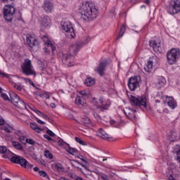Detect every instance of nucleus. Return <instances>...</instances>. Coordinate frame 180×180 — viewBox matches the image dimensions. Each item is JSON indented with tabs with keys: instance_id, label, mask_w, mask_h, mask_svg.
<instances>
[{
	"instance_id": "a878e982",
	"label": "nucleus",
	"mask_w": 180,
	"mask_h": 180,
	"mask_svg": "<svg viewBox=\"0 0 180 180\" xmlns=\"http://www.w3.org/2000/svg\"><path fill=\"white\" fill-rule=\"evenodd\" d=\"M176 132L174 131L173 130H170L168 133H167V139L168 140H169V141H175V140H176Z\"/></svg>"
},
{
	"instance_id": "a18cd8bd",
	"label": "nucleus",
	"mask_w": 180,
	"mask_h": 180,
	"mask_svg": "<svg viewBox=\"0 0 180 180\" xmlns=\"http://www.w3.org/2000/svg\"><path fill=\"white\" fill-rule=\"evenodd\" d=\"M1 98H3L4 101H9V97L6 95V94H1Z\"/></svg>"
},
{
	"instance_id": "412c9836",
	"label": "nucleus",
	"mask_w": 180,
	"mask_h": 180,
	"mask_svg": "<svg viewBox=\"0 0 180 180\" xmlns=\"http://www.w3.org/2000/svg\"><path fill=\"white\" fill-rule=\"evenodd\" d=\"M0 154H4L3 158H11L12 157V152L6 146H0Z\"/></svg>"
},
{
	"instance_id": "bf43d9fd",
	"label": "nucleus",
	"mask_w": 180,
	"mask_h": 180,
	"mask_svg": "<svg viewBox=\"0 0 180 180\" xmlns=\"http://www.w3.org/2000/svg\"><path fill=\"white\" fill-rule=\"evenodd\" d=\"M5 124V121L2 119H0V126H4Z\"/></svg>"
},
{
	"instance_id": "13d9d810",
	"label": "nucleus",
	"mask_w": 180,
	"mask_h": 180,
	"mask_svg": "<svg viewBox=\"0 0 180 180\" xmlns=\"http://www.w3.org/2000/svg\"><path fill=\"white\" fill-rule=\"evenodd\" d=\"M34 172L39 173V172H40V169L37 167H34Z\"/></svg>"
},
{
	"instance_id": "79ce46f5",
	"label": "nucleus",
	"mask_w": 180,
	"mask_h": 180,
	"mask_svg": "<svg viewBox=\"0 0 180 180\" xmlns=\"http://www.w3.org/2000/svg\"><path fill=\"white\" fill-rule=\"evenodd\" d=\"M46 133H47L48 136H50V137H54V136H56V134H54V132H53L50 129L46 130Z\"/></svg>"
},
{
	"instance_id": "338daca9",
	"label": "nucleus",
	"mask_w": 180,
	"mask_h": 180,
	"mask_svg": "<svg viewBox=\"0 0 180 180\" xmlns=\"http://www.w3.org/2000/svg\"><path fill=\"white\" fill-rule=\"evenodd\" d=\"M111 124H115V120H110Z\"/></svg>"
},
{
	"instance_id": "f03ea898",
	"label": "nucleus",
	"mask_w": 180,
	"mask_h": 180,
	"mask_svg": "<svg viewBox=\"0 0 180 180\" xmlns=\"http://www.w3.org/2000/svg\"><path fill=\"white\" fill-rule=\"evenodd\" d=\"M180 57V50L178 48H172L167 53V60L168 64L172 65L176 64L178 59Z\"/></svg>"
},
{
	"instance_id": "e433bc0d",
	"label": "nucleus",
	"mask_w": 180,
	"mask_h": 180,
	"mask_svg": "<svg viewBox=\"0 0 180 180\" xmlns=\"http://www.w3.org/2000/svg\"><path fill=\"white\" fill-rule=\"evenodd\" d=\"M75 141H77V143H79V144H80L81 146H86V143L78 137H75Z\"/></svg>"
},
{
	"instance_id": "680f3d73",
	"label": "nucleus",
	"mask_w": 180,
	"mask_h": 180,
	"mask_svg": "<svg viewBox=\"0 0 180 180\" xmlns=\"http://www.w3.org/2000/svg\"><path fill=\"white\" fill-rule=\"evenodd\" d=\"M18 20H21V22H23V18H22V13H20V18H18Z\"/></svg>"
},
{
	"instance_id": "ddd939ff",
	"label": "nucleus",
	"mask_w": 180,
	"mask_h": 180,
	"mask_svg": "<svg viewBox=\"0 0 180 180\" xmlns=\"http://www.w3.org/2000/svg\"><path fill=\"white\" fill-rule=\"evenodd\" d=\"M26 40L27 46H29V47L31 49L36 47V46H39V39L34 34H30L27 35Z\"/></svg>"
},
{
	"instance_id": "9d476101",
	"label": "nucleus",
	"mask_w": 180,
	"mask_h": 180,
	"mask_svg": "<svg viewBox=\"0 0 180 180\" xmlns=\"http://www.w3.org/2000/svg\"><path fill=\"white\" fill-rule=\"evenodd\" d=\"M111 63L112 60H110V59H104L100 62L96 71L101 77H103L105 75V71L106 70V68L109 67Z\"/></svg>"
},
{
	"instance_id": "4d7b16f0",
	"label": "nucleus",
	"mask_w": 180,
	"mask_h": 180,
	"mask_svg": "<svg viewBox=\"0 0 180 180\" xmlns=\"http://www.w3.org/2000/svg\"><path fill=\"white\" fill-rule=\"evenodd\" d=\"M37 123H39V124H45V122L39 118L37 119Z\"/></svg>"
},
{
	"instance_id": "a211bd4d",
	"label": "nucleus",
	"mask_w": 180,
	"mask_h": 180,
	"mask_svg": "<svg viewBox=\"0 0 180 180\" xmlns=\"http://www.w3.org/2000/svg\"><path fill=\"white\" fill-rule=\"evenodd\" d=\"M99 103H101V105L98 106V109H100L101 112H105V110H108L109 108H110V100H103V97H100L98 100Z\"/></svg>"
},
{
	"instance_id": "c85d7f7f",
	"label": "nucleus",
	"mask_w": 180,
	"mask_h": 180,
	"mask_svg": "<svg viewBox=\"0 0 180 180\" xmlns=\"http://www.w3.org/2000/svg\"><path fill=\"white\" fill-rule=\"evenodd\" d=\"M96 82V79L94 78H92L91 77H86V79L84 81L85 85L86 86H92V85H94Z\"/></svg>"
},
{
	"instance_id": "3c124183",
	"label": "nucleus",
	"mask_w": 180,
	"mask_h": 180,
	"mask_svg": "<svg viewBox=\"0 0 180 180\" xmlns=\"http://www.w3.org/2000/svg\"><path fill=\"white\" fill-rule=\"evenodd\" d=\"M177 161L180 164V147L179 148V150L177 151Z\"/></svg>"
},
{
	"instance_id": "ea45409f",
	"label": "nucleus",
	"mask_w": 180,
	"mask_h": 180,
	"mask_svg": "<svg viewBox=\"0 0 180 180\" xmlns=\"http://www.w3.org/2000/svg\"><path fill=\"white\" fill-rule=\"evenodd\" d=\"M56 169L58 171H63V165L60 164V163H57L56 165Z\"/></svg>"
},
{
	"instance_id": "0eeeda50",
	"label": "nucleus",
	"mask_w": 180,
	"mask_h": 180,
	"mask_svg": "<svg viewBox=\"0 0 180 180\" xmlns=\"http://www.w3.org/2000/svg\"><path fill=\"white\" fill-rule=\"evenodd\" d=\"M10 101L13 105H15L18 109H27V105L23 100L15 92L10 93Z\"/></svg>"
},
{
	"instance_id": "052dcab7",
	"label": "nucleus",
	"mask_w": 180,
	"mask_h": 180,
	"mask_svg": "<svg viewBox=\"0 0 180 180\" xmlns=\"http://www.w3.org/2000/svg\"><path fill=\"white\" fill-rule=\"evenodd\" d=\"M50 106H51V108H52L53 109H54V108H56V103H51V104H50Z\"/></svg>"
},
{
	"instance_id": "49530a36",
	"label": "nucleus",
	"mask_w": 180,
	"mask_h": 180,
	"mask_svg": "<svg viewBox=\"0 0 180 180\" xmlns=\"http://www.w3.org/2000/svg\"><path fill=\"white\" fill-rule=\"evenodd\" d=\"M58 146H60V147H64L65 142H64V141H63V140H59L58 141Z\"/></svg>"
},
{
	"instance_id": "774afa93",
	"label": "nucleus",
	"mask_w": 180,
	"mask_h": 180,
	"mask_svg": "<svg viewBox=\"0 0 180 180\" xmlns=\"http://www.w3.org/2000/svg\"><path fill=\"white\" fill-rule=\"evenodd\" d=\"M155 103H160V101H159V100H156V101H155Z\"/></svg>"
},
{
	"instance_id": "f704fd0d",
	"label": "nucleus",
	"mask_w": 180,
	"mask_h": 180,
	"mask_svg": "<svg viewBox=\"0 0 180 180\" xmlns=\"http://www.w3.org/2000/svg\"><path fill=\"white\" fill-rule=\"evenodd\" d=\"M44 155L46 158H49V160H53V154H51L50 150H45Z\"/></svg>"
},
{
	"instance_id": "39448f33",
	"label": "nucleus",
	"mask_w": 180,
	"mask_h": 180,
	"mask_svg": "<svg viewBox=\"0 0 180 180\" xmlns=\"http://www.w3.org/2000/svg\"><path fill=\"white\" fill-rule=\"evenodd\" d=\"M15 12H16V8L13 6L11 4L5 5L3 9V15L5 20L8 22H12Z\"/></svg>"
},
{
	"instance_id": "864d4df0",
	"label": "nucleus",
	"mask_w": 180,
	"mask_h": 180,
	"mask_svg": "<svg viewBox=\"0 0 180 180\" xmlns=\"http://www.w3.org/2000/svg\"><path fill=\"white\" fill-rule=\"evenodd\" d=\"M26 139V138L24 136H22L19 137V141H20V143H23V141H25V140Z\"/></svg>"
},
{
	"instance_id": "c756f323",
	"label": "nucleus",
	"mask_w": 180,
	"mask_h": 180,
	"mask_svg": "<svg viewBox=\"0 0 180 180\" xmlns=\"http://www.w3.org/2000/svg\"><path fill=\"white\" fill-rule=\"evenodd\" d=\"M1 130H4L6 133H12L13 131V127L9 124H5L1 128Z\"/></svg>"
},
{
	"instance_id": "f3484780",
	"label": "nucleus",
	"mask_w": 180,
	"mask_h": 180,
	"mask_svg": "<svg viewBox=\"0 0 180 180\" xmlns=\"http://www.w3.org/2000/svg\"><path fill=\"white\" fill-rule=\"evenodd\" d=\"M156 64H158V58H157V56H152L149 58L146 67L144 68L145 71H146V72H151L153 67Z\"/></svg>"
},
{
	"instance_id": "4468645a",
	"label": "nucleus",
	"mask_w": 180,
	"mask_h": 180,
	"mask_svg": "<svg viewBox=\"0 0 180 180\" xmlns=\"http://www.w3.org/2000/svg\"><path fill=\"white\" fill-rule=\"evenodd\" d=\"M149 46L155 51V53H162V48L161 47V41L160 39L149 41Z\"/></svg>"
},
{
	"instance_id": "423d86ee",
	"label": "nucleus",
	"mask_w": 180,
	"mask_h": 180,
	"mask_svg": "<svg viewBox=\"0 0 180 180\" xmlns=\"http://www.w3.org/2000/svg\"><path fill=\"white\" fill-rule=\"evenodd\" d=\"M11 162L14 164H19L22 168H25V169H32L33 168V165L29 163L26 159L23 158L22 156L15 155L12 156L11 158Z\"/></svg>"
},
{
	"instance_id": "58836bf2",
	"label": "nucleus",
	"mask_w": 180,
	"mask_h": 180,
	"mask_svg": "<svg viewBox=\"0 0 180 180\" xmlns=\"http://www.w3.org/2000/svg\"><path fill=\"white\" fill-rule=\"evenodd\" d=\"M33 110L35 113H37V115H38V116H40L41 117H42L43 115H44V113L41 112L40 110H37V108H34Z\"/></svg>"
},
{
	"instance_id": "e2e57ef3",
	"label": "nucleus",
	"mask_w": 180,
	"mask_h": 180,
	"mask_svg": "<svg viewBox=\"0 0 180 180\" xmlns=\"http://www.w3.org/2000/svg\"><path fill=\"white\" fill-rule=\"evenodd\" d=\"M29 84H30V85H32V86H36V85L34 84V83L32 80L29 82Z\"/></svg>"
},
{
	"instance_id": "7ed1b4c3",
	"label": "nucleus",
	"mask_w": 180,
	"mask_h": 180,
	"mask_svg": "<svg viewBox=\"0 0 180 180\" xmlns=\"http://www.w3.org/2000/svg\"><path fill=\"white\" fill-rule=\"evenodd\" d=\"M21 69L22 73H24L25 75H34V77H36V75H37V73H36V70H34L33 65H32V60H30V59L29 58L25 59L24 63L21 65Z\"/></svg>"
},
{
	"instance_id": "9b49d317",
	"label": "nucleus",
	"mask_w": 180,
	"mask_h": 180,
	"mask_svg": "<svg viewBox=\"0 0 180 180\" xmlns=\"http://www.w3.org/2000/svg\"><path fill=\"white\" fill-rule=\"evenodd\" d=\"M128 87L132 91L140 87V76L130 77L128 80Z\"/></svg>"
},
{
	"instance_id": "2eb2a0df",
	"label": "nucleus",
	"mask_w": 180,
	"mask_h": 180,
	"mask_svg": "<svg viewBox=\"0 0 180 180\" xmlns=\"http://www.w3.org/2000/svg\"><path fill=\"white\" fill-rule=\"evenodd\" d=\"M62 63L68 67H72L74 65V56L70 53L63 54Z\"/></svg>"
},
{
	"instance_id": "f8f14e48",
	"label": "nucleus",
	"mask_w": 180,
	"mask_h": 180,
	"mask_svg": "<svg viewBox=\"0 0 180 180\" xmlns=\"http://www.w3.org/2000/svg\"><path fill=\"white\" fill-rule=\"evenodd\" d=\"M42 40L45 44V48L44 49L45 53L49 54L50 51H52V53H54V51H56V46L53 44L51 40L49 39V37L44 36Z\"/></svg>"
},
{
	"instance_id": "aec40b11",
	"label": "nucleus",
	"mask_w": 180,
	"mask_h": 180,
	"mask_svg": "<svg viewBox=\"0 0 180 180\" xmlns=\"http://www.w3.org/2000/svg\"><path fill=\"white\" fill-rule=\"evenodd\" d=\"M163 99L165 98V101L163 100L164 103H167V105L169 108H171V109H175L176 108V101L172 96H165L162 97Z\"/></svg>"
},
{
	"instance_id": "dca6fc26",
	"label": "nucleus",
	"mask_w": 180,
	"mask_h": 180,
	"mask_svg": "<svg viewBox=\"0 0 180 180\" xmlns=\"http://www.w3.org/2000/svg\"><path fill=\"white\" fill-rule=\"evenodd\" d=\"M89 40H91V38L87 37L86 41L84 42L77 41L74 45L70 46V51H73L74 54H77V53H78V51H80L81 49H82V47H84V46H85V44H86V43H88V41H89Z\"/></svg>"
},
{
	"instance_id": "6e6d98bb",
	"label": "nucleus",
	"mask_w": 180,
	"mask_h": 180,
	"mask_svg": "<svg viewBox=\"0 0 180 180\" xmlns=\"http://www.w3.org/2000/svg\"><path fill=\"white\" fill-rule=\"evenodd\" d=\"M44 98H46V99H50V95L49 94V93H44Z\"/></svg>"
},
{
	"instance_id": "5701e85b",
	"label": "nucleus",
	"mask_w": 180,
	"mask_h": 180,
	"mask_svg": "<svg viewBox=\"0 0 180 180\" xmlns=\"http://www.w3.org/2000/svg\"><path fill=\"white\" fill-rule=\"evenodd\" d=\"M75 103L77 106H85V105H86V101H85V98L84 97L77 96L75 100Z\"/></svg>"
},
{
	"instance_id": "603ef678",
	"label": "nucleus",
	"mask_w": 180,
	"mask_h": 180,
	"mask_svg": "<svg viewBox=\"0 0 180 180\" xmlns=\"http://www.w3.org/2000/svg\"><path fill=\"white\" fill-rule=\"evenodd\" d=\"M1 2H4V4H10V2H14L15 0H1Z\"/></svg>"
},
{
	"instance_id": "72a5a7b5",
	"label": "nucleus",
	"mask_w": 180,
	"mask_h": 180,
	"mask_svg": "<svg viewBox=\"0 0 180 180\" xmlns=\"http://www.w3.org/2000/svg\"><path fill=\"white\" fill-rule=\"evenodd\" d=\"M0 77H1V78H7L8 79H11V75H8L7 73L2 72L1 70Z\"/></svg>"
},
{
	"instance_id": "6e6552de",
	"label": "nucleus",
	"mask_w": 180,
	"mask_h": 180,
	"mask_svg": "<svg viewBox=\"0 0 180 180\" xmlns=\"http://www.w3.org/2000/svg\"><path fill=\"white\" fill-rule=\"evenodd\" d=\"M61 26L68 39L75 38V30H74V27L72 26V23H71V22L65 21L61 24Z\"/></svg>"
},
{
	"instance_id": "c9c22d12",
	"label": "nucleus",
	"mask_w": 180,
	"mask_h": 180,
	"mask_svg": "<svg viewBox=\"0 0 180 180\" xmlns=\"http://www.w3.org/2000/svg\"><path fill=\"white\" fill-rule=\"evenodd\" d=\"M77 151L78 150H77L76 148L71 147H70L68 150V153H69V154H71L72 155H74V154H77Z\"/></svg>"
},
{
	"instance_id": "4c0bfd02",
	"label": "nucleus",
	"mask_w": 180,
	"mask_h": 180,
	"mask_svg": "<svg viewBox=\"0 0 180 180\" xmlns=\"http://www.w3.org/2000/svg\"><path fill=\"white\" fill-rule=\"evenodd\" d=\"M39 175L43 176V178H46V176H47V173L44 170H40L39 172Z\"/></svg>"
},
{
	"instance_id": "8fccbe9b",
	"label": "nucleus",
	"mask_w": 180,
	"mask_h": 180,
	"mask_svg": "<svg viewBox=\"0 0 180 180\" xmlns=\"http://www.w3.org/2000/svg\"><path fill=\"white\" fill-rule=\"evenodd\" d=\"M42 117H43V119H45V120H48L49 122H50V120H51V119H50V117L49 116V115H42Z\"/></svg>"
},
{
	"instance_id": "37998d69",
	"label": "nucleus",
	"mask_w": 180,
	"mask_h": 180,
	"mask_svg": "<svg viewBox=\"0 0 180 180\" xmlns=\"http://www.w3.org/2000/svg\"><path fill=\"white\" fill-rule=\"evenodd\" d=\"M79 94L81 95V97H83L84 99L85 98H86V96H88V94H86V91H79Z\"/></svg>"
},
{
	"instance_id": "4be33fe9",
	"label": "nucleus",
	"mask_w": 180,
	"mask_h": 180,
	"mask_svg": "<svg viewBox=\"0 0 180 180\" xmlns=\"http://www.w3.org/2000/svg\"><path fill=\"white\" fill-rule=\"evenodd\" d=\"M124 115L129 118L130 120H136V110L126 108L124 110Z\"/></svg>"
},
{
	"instance_id": "b1692460",
	"label": "nucleus",
	"mask_w": 180,
	"mask_h": 180,
	"mask_svg": "<svg viewBox=\"0 0 180 180\" xmlns=\"http://www.w3.org/2000/svg\"><path fill=\"white\" fill-rule=\"evenodd\" d=\"M41 26H44V27H50L51 25V20H50V17L45 15L41 21Z\"/></svg>"
},
{
	"instance_id": "6ab92c4d",
	"label": "nucleus",
	"mask_w": 180,
	"mask_h": 180,
	"mask_svg": "<svg viewBox=\"0 0 180 180\" xmlns=\"http://www.w3.org/2000/svg\"><path fill=\"white\" fill-rule=\"evenodd\" d=\"M42 8L46 13H51L54 9V4H53L51 0H44Z\"/></svg>"
},
{
	"instance_id": "de8ad7c7",
	"label": "nucleus",
	"mask_w": 180,
	"mask_h": 180,
	"mask_svg": "<svg viewBox=\"0 0 180 180\" xmlns=\"http://www.w3.org/2000/svg\"><path fill=\"white\" fill-rule=\"evenodd\" d=\"M83 123L84 124H89V123H91V120L89 118H86L83 120Z\"/></svg>"
},
{
	"instance_id": "2f4dec72",
	"label": "nucleus",
	"mask_w": 180,
	"mask_h": 180,
	"mask_svg": "<svg viewBox=\"0 0 180 180\" xmlns=\"http://www.w3.org/2000/svg\"><path fill=\"white\" fill-rule=\"evenodd\" d=\"M12 145L16 150H19L20 151H22V150H23V146H22V144H20V143L18 141H13Z\"/></svg>"
},
{
	"instance_id": "473e14b6",
	"label": "nucleus",
	"mask_w": 180,
	"mask_h": 180,
	"mask_svg": "<svg viewBox=\"0 0 180 180\" xmlns=\"http://www.w3.org/2000/svg\"><path fill=\"white\" fill-rule=\"evenodd\" d=\"M13 87L17 89V91H22L23 89V86H22V84L20 83H13Z\"/></svg>"
},
{
	"instance_id": "a19ab883",
	"label": "nucleus",
	"mask_w": 180,
	"mask_h": 180,
	"mask_svg": "<svg viewBox=\"0 0 180 180\" xmlns=\"http://www.w3.org/2000/svg\"><path fill=\"white\" fill-rule=\"evenodd\" d=\"M26 143H27V144H31V146H34L35 144L34 141H33V139H27Z\"/></svg>"
},
{
	"instance_id": "7c9ffc66",
	"label": "nucleus",
	"mask_w": 180,
	"mask_h": 180,
	"mask_svg": "<svg viewBox=\"0 0 180 180\" xmlns=\"http://www.w3.org/2000/svg\"><path fill=\"white\" fill-rule=\"evenodd\" d=\"M125 32H126V25H122L120 27V30L118 34V36L116 38V40H119L121 37H123V34H124Z\"/></svg>"
},
{
	"instance_id": "bb28decb",
	"label": "nucleus",
	"mask_w": 180,
	"mask_h": 180,
	"mask_svg": "<svg viewBox=\"0 0 180 180\" xmlns=\"http://www.w3.org/2000/svg\"><path fill=\"white\" fill-rule=\"evenodd\" d=\"M167 84V80L165 79V77L160 76L158 77L157 86L158 88H161L162 86H164Z\"/></svg>"
},
{
	"instance_id": "69168bd1",
	"label": "nucleus",
	"mask_w": 180,
	"mask_h": 180,
	"mask_svg": "<svg viewBox=\"0 0 180 180\" xmlns=\"http://www.w3.org/2000/svg\"><path fill=\"white\" fill-rule=\"evenodd\" d=\"M102 178H103L104 180H108V177H106L105 176H103Z\"/></svg>"
},
{
	"instance_id": "5fc2aeb1",
	"label": "nucleus",
	"mask_w": 180,
	"mask_h": 180,
	"mask_svg": "<svg viewBox=\"0 0 180 180\" xmlns=\"http://www.w3.org/2000/svg\"><path fill=\"white\" fill-rule=\"evenodd\" d=\"M143 4L150 6L151 5V0H143Z\"/></svg>"
},
{
	"instance_id": "09e8293b",
	"label": "nucleus",
	"mask_w": 180,
	"mask_h": 180,
	"mask_svg": "<svg viewBox=\"0 0 180 180\" xmlns=\"http://www.w3.org/2000/svg\"><path fill=\"white\" fill-rule=\"evenodd\" d=\"M14 134H15L16 136H18V137L22 136V131H14Z\"/></svg>"
},
{
	"instance_id": "f257e3e1",
	"label": "nucleus",
	"mask_w": 180,
	"mask_h": 180,
	"mask_svg": "<svg viewBox=\"0 0 180 180\" xmlns=\"http://www.w3.org/2000/svg\"><path fill=\"white\" fill-rule=\"evenodd\" d=\"M79 13H80V20L82 22H88V20H94L96 19L99 11L94 3L89 1L83 2L78 8Z\"/></svg>"
},
{
	"instance_id": "393cba45",
	"label": "nucleus",
	"mask_w": 180,
	"mask_h": 180,
	"mask_svg": "<svg viewBox=\"0 0 180 180\" xmlns=\"http://www.w3.org/2000/svg\"><path fill=\"white\" fill-rule=\"evenodd\" d=\"M98 136L103 140H108V141L110 140V137H109V134H108V133H106V131H105V130H103V129L102 128H100L98 129Z\"/></svg>"
},
{
	"instance_id": "c03bdc74",
	"label": "nucleus",
	"mask_w": 180,
	"mask_h": 180,
	"mask_svg": "<svg viewBox=\"0 0 180 180\" xmlns=\"http://www.w3.org/2000/svg\"><path fill=\"white\" fill-rule=\"evenodd\" d=\"M44 138L46 139V140H48V141H54V139H53L50 136L47 134H44Z\"/></svg>"
},
{
	"instance_id": "1a4fd4ad",
	"label": "nucleus",
	"mask_w": 180,
	"mask_h": 180,
	"mask_svg": "<svg viewBox=\"0 0 180 180\" xmlns=\"http://www.w3.org/2000/svg\"><path fill=\"white\" fill-rule=\"evenodd\" d=\"M180 11V0H172L169 6L167 8V13L169 15H176Z\"/></svg>"
},
{
	"instance_id": "20e7f679",
	"label": "nucleus",
	"mask_w": 180,
	"mask_h": 180,
	"mask_svg": "<svg viewBox=\"0 0 180 180\" xmlns=\"http://www.w3.org/2000/svg\"><path fill=\"white\" fill-rule=\"evenodd\" d=\"M129 102L131 106H136L137 108H147V97L146 96L129 97Z\"/></svg>"
},
{
	"instance_id": "0e129e2a",
	"label": "nucleus",
	"mask_w": 180,
	"mask_h": 180,
	"mask_svg": "<svg viewBox=\"0 0 180 180\" xmlns=\"http://www.w3.org/2000/svg\"><path fill=\"white\" fill-rule=\"evenodd\" d=\"M25 82H28V84L30 82V81H32V79H29V78H25Z\"/></svg>"
},
{
	"instance_id": "cd10ccee",
	"label": "nucleus",
	"mask_w": 180,
	"mask_h": 180,
	"mask_svg": "<svg viewBox=\"0 0 180 180\" xmlns=\"http://www.w3.org/2000/svg\"><path fill=\"white\" fill-rule=\"evenodd\" d=\"M30 127L36 133H41L42 131V129L40 127H37V124H36L35 122H30Z\"/></svg>"
}]
</instances>
